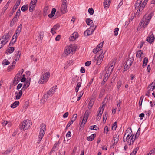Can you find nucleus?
<instances>
[{"instance_id": "c9c22d12", "label": "nucleus", "mask_w": 155, "mask_h": 155, "mask_svg": "<svg viewBox=\"0 0 155 155\" xmlns=\"http://www.w3.org/2000/svg\"><path fill=\"white\" fill-rule=\"evenodd\" d=\"M148 23L149 22L148 21L144 20V18H143V25L142 27L143 29H144L147 27Z\"/></svg>"}, {"instance_id": "8fccbe9b", "label": "nucleus", "mask_w": 155, "mask_h": 155, "mask_svg": "<svg viewBox=\"0 0 155 155\" xmlns=\"http://www.w3.org/2000/svg\"><path fill=\"white\" fill-rule=\"evenodd\" d=\"M88 12L91 15H93L94 13V10L92 8H90L88 10Z\"/></svg>"}, {"instance_id": "603ef678", "label": "nucleus", "mask_w": 155, "mask_h": 155, "mask_svg": "<svg viewBox=\"0 0 155 155\" xmlns=\"http://www.w3.org/2000/svg\"><path fill=\"white\" fill-rule=\"evenodd\" d=\"M11 1L10 0L8 1V2L6 3V4L5 6L4 7V8L5 10H6L7 8H8V7L9 6V4L11 3Z\"/></svg>"}, {"instance_id": "72a5a7b5", "label": "nucleus", "mask_w": 155, "mask_h": 155, "mask_svg": "<svg viewBox=\"0 0 155 155\" xmlns=\"http://www.w3.org/2000/svg\"><path fill=\"white\" fill-rule=\"evenodd\" d=\"M86 22L87 24L88 25H91V26L92 25V23H93V21L92 20H91L90 18H87L86 20Z\"/></svg>"}, {"instance_id": "9b49d317", "label": "nucleus", "mask_w": 155, "mask_h": 155, "mask_svg": "<svg viewBox=\"0 0 155 155\" xmlns=\"http://www.w3.org/2000/svg\"><path fill=\"white\" fill-rule=\"evenodd\" d=\"M103 46V42L100 43L97 46L96 48L94 49L93 50V52L94 53H96L97 52H100L101 54H102V51L101 52V48Z\"/></svg>"}, {"instance_id": "58836bf2", "label": "nucleus", "mask_w": 155, "mask_h": 155, "mask_svg": "<svg viewBox=\"0 0 155 155\" xmlns=\"http://www.w3.org/2000/svg\"><path fill=\"white\" fill-rule=\"evenodd\" d=\"M119 140V136L115 135L113 137V140L114 142H118Z\"/></svg>"}, {"instance_id": "a211bd4d", "label": "nucleus", "mask_w": 155, "mask_h": 155, "mask_svg": "<svg viewBox=\"0 0 155 155\" xmlns=\"http://www.w3.org/2000/svg\"><path fill=\"white\" fill-rule=\"evenodd\" d=\"M104 53L103 54H102V53L98 57V60L96 63V64L98 65H99L101 62L102 61V59L104 57Z\"/></svg>"}, {"instance_id": "b1692460", "label": "nucleus", "mask_w": 155, "mask_h": 155, "mask_svg": "<svg viewBox=\"0 0 155 155\" xmlns=\"http://www.w3.org/2000/svg\"><path fill=\"white\" fill-rule=\"evenodd\" d=\"M96 136L95 134H93L90 136L88 137L87 138V139L89 141H91L93 140Z\"/></svg>"}, {"instance_id": "338daca9", "label": "nucleus", "mask_w": 155, "mask_h": 155, "mask_svg": "<svg viewBox=\"0 0 155 155\" xmlns=\"http://www.w3.org/2000/svg\"><path fill=\"white\" fill-rule=\"evenodd\" d=\"M22 85L23 84L22 83H19L17 86V89L19 90L22 87Z\"/></svg>"}, {"instance_id": "1a4fd4ad", "label": "nucleus", "mask_w": 155, "mask_h": 155, "mask_svg": "<svg viewBox=\"0 0 155 155\" xmlns=\"http://www.w3.org/2000/svg\"><path fill=\"white\" fill-rule=\"evenodd\" d=\"M55 89V87H53L51 88L47 92L46 94H45L44 95L43 97L45 99H46L51 96L54 93Z\"/></svg>"}, {"instance_id": "7ed1b4c3", "label": "nucleus", "mask_w": 155, "mask_h": 155, "mask_svg": "<svg viewBox=\"0 0 155 155\" xmlns=\"http://www.w3.org/2000/svg\"><path fill=\"white\" fill-rule=\"evenodd\" d=\"M76 48L75 46L71 45L65 47L64 50L65 53L67 55L73 54L76 51Z\"/></svg>"}, {"instance_id": "423d86ee", "label": "nucleus", "mask_w": 155, "mask_h": 155, "mask_svg": "<svg viewBox=\"0 0 155 155\" xmlns=\"http://www.w3.org/2000/svg\"><path fill=\"white\" fill-rule=\"evenodd\" d=\"M67 1L66 0H63L61 5L60 10L61 12L63 13H65L67 12Z\"/></svg>"}, {"instance_id": "dca6fc26", "label": "nucleus", "mask_w": 155, "mask_h": 155, "mask_svg": "<svg viewBox=\"0 0 155 155\" xmlns=\"http://www.w3.org/2000/svg\"><path fill=\"white\" fill-rule=\"evenodd\" d=\"M78 33L77 32H75L73 33L71 36L70 37V40L71 41H73L75 40L78 37Z\"/></svg>"}, {"instance_id": "a19ab883", "label": "nucleus", "mask_w": 155, "mask_h": 155, "mask_svg": "<svg viewBox=\"0 0 155 155\" xmlns=\"http://www.w3.org/2000/svg\"><path fill=\"white\" fill-rule=\"evenodd\" d=\"M104 109V105H103L101 108L100 109L97 115L101 117V116Z\"/></svg>"}, {"instance_id": "de8ad7c7", "label": "nucleus", "mask_w": 155, "mask_h": 155, "mask_svg": "<svg viewBox=\"0 0 155 155\" xmlns=\"http://www.w3.org/2000/svg\"><path fill=\"white\" fill-rule=\"evenodd\" d=\"M29 106V102L28 101H26L25 102L24 105L23 107V108L24 109H26Z\"/></svg>"}, {"instance_id": "6e6d98bb", "label": "nucleus", "mask_w": 155, "mask_h": 155, "mask_svg": "<svg viewBox=\"0 0 155 155\" xmlns=\"http://www.w3.org/2000/svg\"><path fill=\"white\" fill-rule=\"evenodd\" d=\"M143 98H144V97H143V96H142L140 97V98L139 102V104L140 106H141L142 105V102L143 101Z\"/></svg>"}, {"instance_id": "20e7f679", "label": "nucleus", "mask_w": 155, "mask_h": 155, "mask_svg": "<svg viewBox=\"0 0 155 155\" xmlns=\"http://www.w3.org/2000/svg\"><path fill=\"white\" fill-rule=\"evenodd\" d=\"M50 76V73L47 72L44 74L41 78L38 81V83L40 84H42L44 82H46L48 80Z\"/></svg>"}, {"instance_id": "5fc2aeb1", "label": "nucleus", "mask_w": 155, "mask_h": 155, "mask_svg": "<svg viewBox=\"0 0 155 155\" xmlns=\"http://www.w3.org/2000/svg\"><path fill=\"white\" fill-rule=\"evenodd\" d=\"M3 62V63L5 65H8L10 64L9 62L8 61V60L6 59L4 60Z\"/></svg>"}, {"instance_id": "37998d69", "label": "nucleus", "mask_w": 155, "mask_h": 155, "mask_svg": "<svg viewBox=\"0 0 155 155\" xmlns=\"http://www.w3.org/2000/svg\"><path fill=\"white\" fill-rule=\"evenodd\" d=\"M21 2V0H17V1L16 2V3L15 4V5L14 6V7H15V8H16V9H17L19 5L20 4Z\"/></svg>"}, {"instance_id": "ddd939ff", "label": "nucleus", "mask_w": 155, "mask_h": 155, "mask_svg": "<svg viewBox=\"0 0 155 155\" xmlns=\"http://www.w3.org/2000/svg\"><path fill=\"white\" fill-rule=\"evenodd\" d=\"M111 86V84H109L108 85H106L101 90L99 94V96H102L104 94V93L106 90L109 89L110 87Z\"/></svg>"}, {"instance_id": "aec40b11", "label": "nucleus", "mask_w": 155, "mask_h": 155, "mask_svg": "<svg viewBox=\"0 0 155 155\" xmlns=\"http://www.w3.org/2000/svg\"><path fill=\"white\" fill-rule=\"evenodd\" d=\"M111 0H105L104 2V7L105 8H107L110 5Z\"/></svg>"}, {"instance_id": "473e14b6", "label": "nucleus", "mask_w": 155, "mask_h": 155, "mask_svg": "<svg viewBox=\"0 0 155 155\" xmlns=\"http://www.w3.org/2000/svg\"><path fill=\"white\" fill-rule=\"evenodd\" d=\"M37 1V0H31L30 3V5L32 7L35 8L36 5Z\"/></svg>"}, {"instance_id": "cd10ccee", "label": "nucleus", "mask_w": 155, "mask_h": 155, "mask_svg": "<svg viewBox=\"0 0 155 155\" xmlns=\"http://www.w3.org/2000/svg\"><path fill=\"white\" fill-rule=\"evenodd\" d=\"M142 1L141 0H137L135 4V9L138 8L142 3Z\"/></svg>"}, {"instance_id": "f704fd0d", "label": "nucleus", "mask_w": 155, "mask_h": 155, "mask_svg": "<svg viewBox=\"0 0 155 155\" xmlns=\"http://www.w3.org/2000/svg\"><path fill=\"white\" fill-rule=\"evenodd\" d=\"M21 52L20 51H18L15 55V61L16 62L17 60H18L20 57Z\"/></svg>"}, {"instance_id": "e2e57ef3", "label": "nucleus", "mask_w": 155, "mask_h": 155, "mask_svg": "<svg viewBox=\"0 0 155 155\" xmlns=\"http://www.w3.org/2000/svg\"><path fill=\"white\" fill-rule=\"evenodd\" d=\"M91 63V61H88L86 62H85V65L86 66H89Z\"/></svg>"}, {"instance_id": "ea45409f", "label": "nucleus", "mask_w": 155, "mask_h": 155, "mask_svg": "<svg viewBox=\"0 0 155 155\" xmlns=\"http://www.w3.org/2000/svg\"><path fill=\"white\" fill-rule=\"evenodd\" d=\"M44 12L45 14L48 13L49 12V7L48 6H45L44 9Z\"/></svg>"}, {"instance_id": "13d9d810", "label": "nucleus", "mask_w": 155, "mask_h": 155, "mask_svg": "<svg viewBox=\"0 0 155 155\" xmlns=\"http://www.w3.org/2000/svg\"><path fill=\"white\" fill-rule=\"evenodd\" d=\"M15 63H16V62H15V61H13L12 63V64H13L12 65H11L10 66H9V69H13V68L14 67H15Z\"/></svg>"}, {"instance_id": "69168bd1", "label": "nucleus", "mask_w": 155, "mask_h": 155, "mask_svg": "<svg viewBox=\"0 0 155 155\" xmlns=\"http://www.w3.org/2000/svg\"><path fill=\"white\" fill-rule=\"evenodd\" d=\"M18 18L19 16H16V15H15L12 19L13 20V21H17L18 20Z\"/></svg>"}, {"instance_id": "864d4df0", "label": "nucleus", "mask_w": 155, "mask_h": 155, "mask_svg": "<svg viewBox=\"0 0 155 155\" xmlns=\"http://www.w3.org/2000/svg\"><path fill=\"white\" fill-rule=\"evenodd\" d=\"M108 116V114L107 112H104L103 115V119L104 120H106L107 117Z\"/></svg>"}, {"instance_id": "f257e3e1", "label": "nucleus", "mask_w": 155, "mask_h": 155, "mask_svg": "<svg viewBox=\"0 0 155 155\" xmlns=\"http://www.w3.org/2000/svg\"><path fill=\"white\" fill-rule=\"evenodd\" d=\"M46 125L45 124L42 123L41 124L40 126V132L38 136V140L37 143L39 144L40 143L41 139L45 134L46 131Z\"/></svg>"}, {"instance_id": "4d7b16f0", "label": "nucleus", "mask_w": 155, "mask_h": 155, "mask_svg": "<svg viewBox=\"0 0 155 155\" xmlns=\"http://www.w3.org/2000/svg\"><path fill=\"white\" fill-rule=\"evenodd\" d=\"M153 6H154L153 5H151V4L149 6V7H148V8H147V10H148L147 13H148L149 12L151 11L152 8V7H153Z\"/></svg>"}, {"instance_id": "7c9ffc66", "label": "nucleus", "mask_w": 155, "mask_h": 155, "mask_svg": "<svg viewBox=\"0 0 155 155\" xmlns=\"http://www.w3.org/2000/svg\"><path fill=\"white\" fill-rule=\"evenodd\" d=\"M20 79L18 78L15 77L14 78V81L13 82V84L14 86L16 85L19 82Z\"/></svg>"}, {"instance_id": "09e8293b", "label": "nucleus", "mask_w": 155, "mask_h": 155, "mask_svg": "<svg viewBox=\"0 0 155 155\" xmlns=\"http://www.w3.org/2000/svg\"><path fill=\"white\" fill-rule=\"evenodd\" d=\"M130 66L129 65L127 64L126 63L124 66V70L123 71V72H124L127 69H129L130 68Z\"/></svg>"}, {"instance_id": "c85d7f7f", "label": "nucleus", "mask_w": 155, "mask_h": 155, "mask_svg": "<svg viewBox=\"0 0 155 155\" xmlns=\"http://www.w3.org/2000/svg\"><path fill=\"white\" fill-rule=\"evenodd\" d=\"M137 135V134H133V135H132V137H131L130 141V143L132 142V144H133V143L134 142L135 140L136 139ZM131 144V143H130L129 144L130 145Z\"/></svg>"}, {"instance_id": "0e129e2a", "label": "nucleus", "mask_w": 155, "mask_h": 155, "mask_svg": "<svg viewBox=\"0 0 155 155\" xmlns=\"http://www.w3.org/2000/svg\"><path fill=\"white\" fill-rule=\"evenodd\" d=\"M21 29L18 27L17 29L16 30V34L19 35L20 33V32L21 31Z\"/></svg>"}, {"instance_id": "393cba45", "label": "nucleus", "mask_w": 155, "mask_h": 155, "mask_svg": "<svg viewBox=\"0 0 155 155\" xmlns=\"http://www.w3.org/2000/svg\"><path fill=\"white\" fill-rule=\"evenodd\" d=\"M134 60V58L133 56H132L127 61L126 63L127 64H128L130 66L131 65L133 61Z\"/></svg>"}, {"instance_id": "412c9836", "label": "nucleus", "mask_w": 155, "mask_h": 155, "mask_svg": "<svg viewBox=\"0 0 155 155\" xmlns=\"http://www.w3.org/2000/svg\"><path fill=\"white\" fill-rule=\"evenodd\" d=\"M14 50V48L12 47H10L8 48L6 51V53L8 54L12 53Z\"/></svg>"}, {"instance_id": "5701e85b", "label": "nucleus", "mask_w": 155, "mask_h": 155, "mask_svg": "<svg viewBox=\"0 0 155 155\" xmlns=\"http://www.w3.org/2000/svg\"><path fill=\"white\" fill-rule=\"evenodd\" d=\"M155 88V83H152L150 85L148 86V90L150 91H152Z\"/></svg>"}, {"instance_id": "6ab92c4d", "label": "nucleus", "mask_w": 155, "mask_h": 155, "mask_svg": "<svg viewBox=\"0 0 155 155\" xmlns=\"http://www.w3.org/2000/svg\"><path fill=\"white\" fill-rule=\"evenodd\" d=\"M59 25L58 24H56L55 25L54 27L51 29V32L54 35L56 33L55 30L58 29L59 28Z\"/></svg>"}, {"instance_id": "f3484780", "label": "nucleus", "mask_w": 155, "mask_h": 155, "mask_svg": "<svg viewBox=\"0 0 155 155\" xmlns=\"http://www.w3.org/2000/svg\"><path fill=\"white\" fill-rule=\"evenodd\" d=\"M113 68H112V66L106 67H105V70H107V71L105 74H108L109 75H110L112 72Z\"/></svg>"}, {"instance_id": "2eb2a0df", "label": "nucleus", "mask_w": 155, "mask_h": 155, "mask_svg": "<svg viewBox=\"0 0 155 155\" xmlns=\"http://www.w3.org/2000/svg\"><path fill=\"white\" fill-rule=\"evenodd\" d=\"M153 15V13L151 12L149 14V15L147 17H146L145 15H144L143 16V18H144V20L147 21H148V22H149L150 21Z\"/></svg>"}, {"instance_id": "a878e982", "label": "nucleus", "mask_w": 155, "mask_h": 155, "mask_svg": "<svg viewBox=\"0 0 155 155\" xmlns=\"http://www.w3.org/2000/svg\"><path fill=\"white\" fill-rule=\"evenodd\" d=\"M19 102L18 101H15L11 105V107L12 108H16L19 105Z\"/></svg>"}, {"instance_id": "4be33fe9", "label": "nucleus", "mask_w": 155, "mask_h": 155, "mask_svg": "<svg viewBox=\"0 0 155 155\" xmlns=\"http://www.w3.org/2000/svg\"><path fill=\"white\" fill-rule=\"evenodd\" d=\"M136 56L137 57H142L144 56L143 52L141 50H138L137 52Z\"/></svg>"}, {"instance_id": "3c124183", "label": "nucleus", "mask_w": 155, "mask_h": 155, "mask_svg": "<svg viewBox=\"0 0 155 155\" xmlns=\"http://www.w3.org/2000/svg\"><path fill=\"white\" fill-rule=\"evenodd\" d=\"M77 114H74L72 117V119L71 120L73 121V122L77 118Z\"/></svg>"}, {"instance_id": "49530a36", "label": "nucleus", "mask_w": 155, "mask_h": 155, "mask_svg": "<svg viewBox=\"0 0 155 155\" xmlns=\"http://www.w3.org/2000/svg\"><path fill=\"white\" fill-rule=\"evenodd\" d=\"M119 31V28H116L114 29V35L115 36L117 35L118 34V31Z\"/></svg>"}, {"instance_id": "9d476101", "label": "nucleus", "mask_w": 155, "mask_h": 155, "mask_svg": "<svg viewBox=\"0 0 155 155\" xmlns=\"http://www.w3.org/2000/svg\"><path fill=\"white\" fill-rule=\"evenodd\" d=\"M155 38L152 32H150L149 35L147 37L146 41L150 44L153 42Z\"/></svg>"}, {"instance_id": "e433bc0d", "label": "nucleus", "mask_w": 155, "mask_h": 155, "mask_svg": "<svg viewBox=\"0 0 155 155\" xmlns=\"http://www.w3.org/2000/svg\"><path fill=\"white\" fill-rule=\"evenodd\" d=\"M148 59L147 57H145L143 60V63L142 66L143 68H144L145 66H146L148 62Z\"/></svg>"}, {"instance_id": "f8f14e48", "label": "nucleus", "mask_w": 155, "mask_h": 155, "mask_svg": "<svg viewBox=\"0 0 155 155\" xmlns=\"http://www.w3.org/2000/svg\"><path fill=\"white\" fill-rule=\"evenodd\" d=\"M31 82V78H27L26 81L24 84L23 87L22 88V90L24 91L27 89L29 86Z\"/></svg>"}, {"instance_id": "2f4dec72", "label": "nucleus", "mask_w": 155, "mask_h": 155, "mask_svg": "<svg viewBox=\"0 0 155 155\" xmlns=\"http://www.w3.org/2000/svg\"><path fill=\"white\" fill-rule=\"evenodd\" d=\"M24 70L21 69V70L19 71L16 74L15 77L21 79V76Z\"/></svg>"}, {"instance_id": "a18cd8bd", "label": "nucleus", "mask_w": 155, "mask_h": 155, "mask_svg": "<svg viewBox=\"0 0 155 155\" xmlns=\"http://www.w3.org/2000/svg\"><path fill=\"white\" fill-rule=\"evenodd\" d=\"M117 122L116 121L113 124V126L112 127V129L113 130H116L117 127Z\"/></svg>"}, {"instance_id": "4468645a", "label": "nucleus", "mask_w": 155, "mask_h": 155, "mask_svg": "<svg viewBox=\"0 0 155 155\" xmlns=\"http://www.w3.org/2000/svg\"><path fill=\"white\" fill-rule=\"evenodd\" d=\"M125 135H127V137H128L129 136L130 137H132L133 135L132 130L130 128H128L126 131L125 134Z\"/></svg>"}, {"instance_id": "052dcab7", "label": "nucleus", "mask_w": 155, "mask_h": 155, "mask_svg": "<svg viewBox=\"0 0 155 155\" xmlns=\"http://www.w3.org/2000/svg\"><path fill=\"white\" fill-rule=\"evenodd\" d=\"M146 5H143L142 3L140 6L139 7V9H140L141 10H143L144 7H145Z\"/></svg>"}, {"instance_id": "79ce46f5", "label": "nucleus", "mask_w": 155, "mask_h": 155, "mask_svg": "<svg viewBox=\"0 0 155 155\" xmlns=\"http://www.w3.org/2000/svg\"><path fill=\"white\" fill-rule=\"evenodd\" d=\"M28 5L23 6L21 8V10L23 12H25L28 10Z\"/></svg>"}, {"instance_id": "0eeeda50", "label": "nucleus", "mask_w": 155, "mask_h": 155, "mask_svg": "<svg viewBox=\"0 0 155 155\" xmlns=\"http://www.w3.org/2000/svg\"><path fill=\"white\" fill-rule=\"evenodd\" d=\"M10 35L8 33H6L0 39V42L2 43V46L6 44L9 41Z\"/></svg>"}, {"instance_id": "39448f33", "label": "nucleus", "mask_w": 155, "mask_h": 155, "mask_svg": "<svg viewBox=\"0 0 155 155\" xmlns=\"http://www.w3.org/2000/svg\"><path fill=\"white\" fill-rule=\"evenodd\" d=\"M88 116L89 111L88 110H86L82 120L80 127V129H83L84 127V125L88 118Z\"/></svg>"}, {"instance_id": "bb28decb", "label": "nucleus", "mask_w": 155, "mask_h": 155, "mask_svg": "<svg viewBox=\"0 0 155 155\" xmlns=\"http://www.w3.org/2000/svg\"><path fill=\"white\" fill-rule=\"evenodd\" d=\"M22 89L20 91H19L18 93H17L16 96V99L17 100L19 99L21 97V96L22 94Z\"/></svg>"}, {"instance_id": "f03ea898", "label": "nucleus", "mask_w": 155, "mask_h": 155, "mask_svg": "<svg viewBox=\"0 0 155 155\" xmlns=\"http://www.w3.org/2000/svg\"><path fill=\"white\" fill-rule=\"evenodd\" d=\"M31 122L28 120H25L19 125L20 129L21 130H25L31 125Z\"/></svg>"}, {"instance_id": "6e6552de", "label": "nucleus", "mask_w": 155, "mask_h": 155, "mask_svg": "<svg viewBox=\"0 0 155 155\" xmlns=\"http://www.w3.org/2000/svg\"><path fill=\"white\" fill-rule=\"evenodd\" d=\"M90 27L88 29H87L84 32V35L85 36H88L90 35H91L93 32L94 31V30L96 28V26L95 25L94 27V26H93L92 27L90 26Z\"/></svg>"}, {"instance_id": "bf43d9fd", "label": "nucleus", "mask_w": 155, "mask_h": 155, "mask_svg": "<svg viewBox=\"0 0 155 155\" xmlns=\"http://www.w3.org/2000/svg\"><path fill=\"white\" fill-rule=\"evenodd\" d=\"M73 121H71V120L70 121H69L66 127V128L67 129V128H68L70 126L73 124Z\"/></svg>"}, {"instance_id": "680f3d73", "label": "nucleus", "mask_w": 155, "mask_h": 155, "mask_svg": "<svg viewBox=\"0 0 155 155\" xmlns=\"http://www.w3.org/2000/svg\"><path fill=\"white\" fill-rule=\"evenodd\" d=\"M145 114L143 113H141L139 116V117L140 118V119L142 120L143 119V117H144Z\"/></svg>"}, {"instance_id": "c756f323", "label": "nucleus", "mask_w": 155, "mask_h": 155, "mask_svg": "<svg viewBox=\"0 0 155 155\" xmlns=\"http://www.w3.org/2000/svg\"><path fill=\"white\" fill-rule=\"evenodd\" d=\"M56 11V10L55 8H53L51 11V13L48 15V17L51 18L53 17L55 14Z\"/></svg>"}, {"instance_id": "c03bdc74", "label": "nucleus", "mask_w": 155, "mask_h": 155, "mask_svg": "<svg viewBox=\"0 0 155 155\" xmlns=\"http://www.w3.org/2000/svg\"><path fill=\"white\" fill-rule=\"evenodd\" d=\"M121 85H122L121 81L120 80H119L117 82V88L118 89H119L121 87Z\"/></svg>"}, {"instance_id": "774afa93", "label": "nucleus", "mask_w": 155, "mask_h": 155, "mask_svg": "<svg viewBox=\"0 0 155 155\" xmlns=\"http://www.w3.org/2000/svg\"><path fill=\"white\" fill-rule=\"evenodd\" d=\"M21 12L20 9L18 10L16 13L15 15L16 16H18L19 17L20 15Z\"/></svg>"}, {"instance_id": "4c0bfd02", "label": "nucleus", "mask_w": 155, "mask_h": 155, "mask_svg": "<svg viewBox=\"0 0 155 155\" xmlns=\"http://www.w3.org/2000/svg\"><path fill=\"white\" fill-rule=\"evenodd\" d=\"M94 104V102L93 101L90 100L89 101L88 105V107L89 109H91L92 108Z\"/></svg>"}]
</instances>
